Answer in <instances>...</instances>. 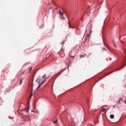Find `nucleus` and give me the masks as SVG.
Masks as SVG:
<instances>
[{"mask_svg":"<svg viewBox=\"0 0 126 126\" xmlns=\"http://www.w3.org/2000/svg\"><path fill=\"white\" fill-rule=\"evenodd\" d=\"M59 14L61 16V18L62 19H64V17H63V12H62V10L59 9Z\"/></svg>","mask_w":126,"mask_h":126,"instance_id":"1","label":"nucleus"},{"mask_svg":"<svg viewBox=\"0 0 126 126\" xmlns=\"http://www.w3.org/2000/svg\"><path fill=\"white\" fill-rule=\"evenodd\" d=\"M113 72H115V71H112V72H110V73H108V74L105 75L104 76H103L102 77H101V78H100V79H102V78H104V77H105V76H107V75H109L111 74V73H113Z\"/></svg>","mask_w":126,"mask_h":126,"instance_id":"2","label":"nucleus"},{"mask_svg":"<svg viewBox=\"0 0 126 126\" xmlns=\"http://www.w3.org/2000/svg\"><path fill=\"white\" fill-rule=\"evenodd\" d=\"M122 97H120V98H119V100H118V101L119 104H122V103H121V101H122Z\"/></svg>","mask_w":126,"mask_h":126,"instance_id":"3","label":"nucleus"},{"mask_svg":"<svg viewBox=\"0 0 126 126\" xmlns=\"http://www.w3.org/2000/svg\"><path fill=\"white\" fill-rule=\"evenodd\" d=\"M44 83H45V80L42 82L41 84H40L39 85V86L37 88V89H38V88H39L42 85V84H44Z\"/></svg>","mask_w":126,"mask_h":126,"instance_id":"4","label":"nucleus"},{"mask_svg":"<svg viewBox=\"0 0 126 126\" xmlns=\"http://www.w3.org/2000/svg\"><path fill=\"white\" fill-rule=\"evenodd\" d=\"M126 64H125V65H124L122 67H121L120 68L115 70L114 71H118V70H120V69H122V68H123V67H124L125 65H126Z\"/></svg>","mask_w":126,"mask_h":126,"instance_id":"5","label":"nucleus"},{"mask_svg":"<svg viewBox=\"0 0 126 126\" xmlns=\"http://www.w3.org/2000/svg\"><path fill=\"white\" fill-rule=\"evenodd\" d=\"M22 81H23V78H21L20 80V85H21L22 84Z\"/></svg>","mask_w":126,"mask_h":126,"instance_id":"6","label":"nucleus"},{"mask_svg":"<svg viewBox=\"0 0 126 126\" xmlns=\"http://www.w3.org/2000/svg\"><path fill=\"white\" fill-rule=\"evenodd\" d=\"M110 119H114V118H115V116L113 114H111L110 116Z\"/></svg>","mask_w":126,"mask_h":126,"instance_id":"7","label":"nucleus"},{"mask_svg":"<svg viewBox=\"0 0 126 126\" xmlns=\"http://www.w3.org/2000/svg\"><path fill=\"white\" fill-rule=\"evenodd\" d=\"M57 123H58V120H56L55 121L53 122L54 124H57Z\"/></svg>","mask_w":126,"mask_h":126,"instance_id":"8","label":"nucleus"},{"mask_svg":"<svg viewBox=\"0 0 126 126\" xmlns=\"http://www.w3.org/2000/svg\"><path fill=\"white\" fill-rule=\"evenodd\" d=\"M80 57L81 58H83L84 57H85V55H81Z\"/></svg>","mask_w":126,"mask_h":126,"instance_id":"9","label":"nucleus"},{"mask_svg":"<svg viewBox=\"0 0 126 126\" xmlns=\"http://www.w3.org/2000/svg\"><path fill=\"white\" fill-rule=\"evenodd\" d=\"M27 113H29V107H28V109L26 110Z\"/></svg>","mask_w":126,"mask_h":126,"instance_id":"10","label":"nucleus"},{"mask_svg":"<svg viewBox=\"0 0 126 126\" xmlns=\"http://www.w3.org/2000/svg\"><path fill=\"white\" fill-rule=\"evenodd\" d=\"M89 33H90V34L91 35V33H92V31L90 30Z\"/></svg>","mask_w":126,"mask_h":126,"instance_id":"11","label":"nucleus"},{"mask_svg":"<svg viewBox=\"0 0 126 126\" xmlns=\"http://www.w3.org/2000/svg\"><path fill=\"white\" fill-rule=\"evenodd\" d=\"M102 50H103V51H105V50H106V48H102Z\"/></svg>","mask_w":126,"mask_h":126,"instance_id":"12","label":"nucleus"},{"mask_svg":"<svg viewBox=\"0 0 126 126\" xmlns=\"http://www.w3.org/2000/svg\"><path fill=\"white\" fill-rule=\"evenodd\" d=\"M46 77V74H44L43 76V78Z\"/></svg>","mask_w":126,"mask_h":126,"instance_id":"13","label":"nucleus"},{"mask_svg":"<svg viewBox=\"0 0 126 126\" xmlns=\"http://www.w3.org/2000/svg\"><path fill=\"white\" fill-rule=\"evenodd\" d=\"M102 112H105V108H103V109L102 110Z\"/></svg>","mask_w":126,"mask_h":126,"instance_id":"14","label":"nucleus"},{"mask_svg":"<svg viewBox=\"0 0 126 126\" xmlns=\"http://www.w3.org/2000/svg\"><path fill=\"white\" fill-rule=\"evenodd\" d=\"M90 35H91V34H88L87 35V37H90Z\"/></svg>","mask_w":126,"mask_h":126,"instance_id":"15","label":"nucleus"},{"mask_svg":"<svg viewBox=\"0 0 126 126\" xmlns=\"http://www.w3.org/2000/svg\"><path fill=\"white\" fill-rule=\"evenodd\" d=\"M31 69H32V68H30V71H31Z\"/></svg>","mask_w":126,"mask_h":126,"instance_id":"16","label":"nucleus"},{"mask_svg":"<svg viewBox=\"0 0 126 126\" xmlns=\"http://www.w3.org/2000/svg\"><path fill=\"white\" fill-rule=\"evenodd\" d=\"M58 54H61V51H59Z\"/></svg>","mask_w":126,"mask_h":126,"instance_id":"17","label":"nucleus"},{"mask_svg":"<svg viewBox=\"0 0 126 126\" xmlns=\"http://www.w3.org/2000/svg\"><path fill=\"white\" fill-rule=\"evenodd\" d=\"M32 96V95H31L30 96V99H31V97Z\"/></svg>","mask_w":126,"mask_h":126,"instance_id":"18","label":"nucleus"},{"mask_svg":"<svg viewBox=\"0 0 126 126\" xmlns=\"http://www.w3.org/2000/svg\"><path fill=\"white\" fill-rule=\"evenodd\" d=\"M114 46H115V47H116V44H114Z\"/></svg>","mask_w":126,"mask_h":126,"instance_id":"19","label":"nucleus"},{"mask_svg":"<svg viewBox=\"0 0 126 126\" xmlns=\"http://www.w3.org/2000/svg\"><path fill=\"white\" fill-rule=\"evenodd\" d=\"M71 126H73L72 125H71Z\"/></svg>","mask_w":126,"mask_h":126,"instance_id":"20","label":"nucleus"},{"mask_svg":"<svg viewBox=\"0 0 126 126\" xmlns=\"http://www.w3.org/2000/svg\"><path fill=\"white\" fill-rule=\"evenodd\" d=\"M49 9H51V8H49Z\"/></svg>","mask_w":126,"mask_h":126,"instance_id":"21","label":"nucleus"},{"mask_svg":"<svg viewBox=\"0 0 126 126\" xmlns=\"http://www.w3.org/2000/svg\"><path fill=\"white\" fill-rule=\"evenodd\" d=\"M113 108H115V106H113Z\"/></svg>","mask_w":126,"mask_h":126,"instance_id":"22","label":"nucleus"}]
</instances>
